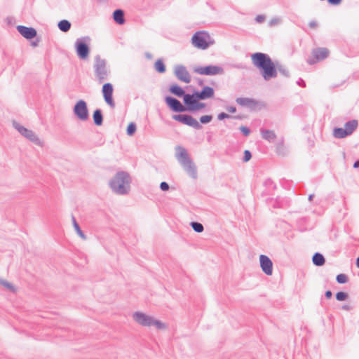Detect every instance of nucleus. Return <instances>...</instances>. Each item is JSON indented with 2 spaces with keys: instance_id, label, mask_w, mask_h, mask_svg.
<instances>
[{
  "instance_id": "1",
  "label": "nucleus",
  "mask_w": 359,
  "mask_h": 359,
  "mask_svg": "<svg viewBox=\"0 0 359 359\" xmlns=\"http://www.w3.org/2000/svg\"><path fill=\"white\" fill-rule=\"evenodd\" d=\"M253 65L261 70V74L265 81H269L277 76L276 65L266 53H255L251 55Z\"/></svg>"
},
{
  "instance_id": "2",
  "label": "nucleus",
  "mask_w": 359,
  "mask_h": 359,
  "mask_svg": "<svg viewBox=\"0 0 359 359\" xmlns=\"http://www.w3.org/2000/svg\"><path fill=\"white\" fill-rule=\"evenodd\" d=\"M130 175L126 172L120 171L109 181V187L115 194L125 195L130 191Z\"/></svg>"
},
{
  "instance_id": "3",
  "label": "nucleus",
  "mask_w": 359,
  "mask_h": 359,
  "mask_svg": "<svg viewBox=\"0 0 359 359\" xmlns=\"http://www.w3.org/2000/svg\"><path fill=\"white\" fill-rule=\"evenodd\" d=\"M175 158L189 177L193 179L197 177V168L185 148L176 147Z\"/></svg>"
},
{
  "instance_id": "4",
  "label": "nucleus",
  "mask_w": 359,
  "mask_h": 359,
  "mask_svg": "<svg viewBox=\"0 0 359 359\" xmlns=\"http://www.w3.org/2000/svg\"><path fill=\"white\" fill-rule=\"evenodd\" d=\"M132 318L135 323L142 327L154 326L158 330H166L168 328L166 323L142 311L133 313Z\"/></svg>"
},
{
  "instance_id": "5",
  "label": "nucleus",
  "mask_w": 359,
  "mask_h": 359,
  "mask_svg": "<svg viewBox=\"0 0 359 359\" xmlns=\"http://www.w3.org/2000/svg\"><path fill=\"white\" fill-rule=\"evenodd\" d=\"M193 46L198 49L205 50L215 43V41L206 32H197L191 38Z\"/></svg>"
},
{
  "instance_id": "6",
  "label": "nucleus",
  "mask_w": 359,
  "mask_h": 359,
  "mask_svg": "<svg viewBox=\"0 0 359 359\" xmlns=\"http://www.w3.org/2000/svg\"><path fill=\"white\" fill-rule=\"evenodd\" d=\"M94 60L95 76L97 81L101 83L108 79L109 70L107 67V62L105 60L101 58L98 55L95 57Z\"/></svg>"
},
{
  "instance_id": "7",
  "label": "nucleus",
  "mask_w": 359,
  "mask_h": 359,
  "mask_svg": "<svg viewBox=\"0 0 359 359\" xmlns=\"http://www.w3.org/2000/svg\"><path fill=\"white\" fill-rule=\"evenodd\" d=\"M13 126L15 130H17L20 133L21 135H22L26 139L29 140V141L39 147L43 146V141L41 140L37 136V135L32 130L25 128L24 126H21L19 123L16 121L13 122Z\"/></svg>"
},
{
  "instance_id": "8",
  "label": "nucleus",
  "mask_w": 359,
  "mask_h": 359,
  "mask_svg": "<svg viewBox=\"0 0 359 359\" xmlns=\"http://www.w3.org/2000/svg\"><path fill=\"white\" fill-rule=\"evenodd\" d=\"M194 72L200 75L214 76L222 74L224 69L222 67L216 65L198 66L194 68Z\"/></svg>"
},
{
  "instance_id": "9",
  "label": "nucleus",
  "mask_w": 359,
  "mask_h": 359,
  "mask_svg": "<svg viewBox=\"0 0 359 359\" xmlns=\"http://www.w3.org/2000/svg\"><path fill=\"white\" fill-rule=\"evenodd\" d=\"M73 111H74V114H75V116L80 121H85L88 119V117H89L88 109L87 107V104L84 100H79L74 105Z\"/></svg>"
},
{
  "instance_id": "10",
  "label": "nucleus",
  "mask_w": 359,
  "mask_h": 359,
  "mask_svg": "<svg viewBox=\"0 0 359 359\" xmlns=\"http://www.w3.org/2000/svg\"><path fill=\"white\" fill-rule=\"evenodd\" d=\"M86 40H89L88 37L77 39L75 42L76 52L79 58L86 60L89 55L90 48L85 43Z\"/></svg>"
},
{
  "instance_id": "11",
  "label": "nucleus",
  "mask_w": 359,
  "mask_h": 359,
  "mask_svg": "<svg viewBox=\"0 0 359 359\" xmlns=\"http://www.w3.org/2000/svg\"><path fill=\"white\" fill-rule=\"evenodd\" d=\"M194 95L186 94L184 96V102L189 111H198L205 107V104L199 102Z\"/></svg>"
},
{
  "instance_id": "12",
  "label": "nucleus",
  "mask_w": 359,
  "mask_h": 359,
  "mask_svg": "<svg viewBox=\"0 0 359 359\" xmlns=\"http://www.w3.org/2000/svg\"><path fill=\"white\" fill-rule=\"evenodd\" d=\"M174 74L176 78L185 83H189L191 77L187 67L182 65H177L174 67Z\"/></svg>"
},
{
  "instance_id": "13",
  "label": "nucleus",
  "mask_w": 359,
  "mask_h": 359,
  "mask_svg": "<svg viewBox=\"0 0 359 359\" xmlns=\"http://www.w3.org/2000/svg\"><path fill=\"white\" fill-rule=\"evenodd\" d=\"M172 118L175 121H177L180 123H182L189 126H191L195 129H200L201 126L197 121L196 119L193 118L190 115L187 114H175L172 116Z\"/></svg>"
},
{
  "instance_id": "14",
  "label": "nucleus",
  "mask_w": 359,
  "mask_h": 359,
  "mask_svg": "<svg viewBox=\"0 0 359 359\" xmlns=\"http://www.w3.org/2000/svg\"><path fill=\"white\" fill-rule=\"evenodd\" d=\"M329 55V50L325 48H315L312 51L313 57L307 60L309 65H313L320 60L325 59Z\"/></svg>"
},
{
  "instance_id": "15",
  "label": "nucleus",
  "mask_w": 359,
  "mask_h": 359,
  "mask_svg": "<svg viewBox=\"0 0 359 359\" xmlns=\"http://www.w3.org/2000/svg\"><path fill=\"white\" fill-rule=\"evenodd\" d=\"M113 86L110 83H104L102 86V95L105 102L112 109L115 107V102L113 100Z\"/></svg>"
},
{
  "instance_id": "16",
  "label": "nucleus",
  "mask_w": 359,
  "mask_h": 359,
  "mask_svg": "<svg viewBox=\"0 0 359 359\" xmlns=\"http://www.w3.org/2000/svg\"><path fill=\"white\" fill-rule=\"evenodd\" d=\"M259 264L262 271L267 276L273 273V262L270 258L264 255L259 256Z\"/></svg>"
},
{
  "instance_id": "17",
  "label": "nucleus",
  "mask_w": 359,
  "mask_h": 359,
  "mask_svg": "<svg viewBox=\"0 0 359 359\" xmlns=\"http://www.w3.org/2000/svg\"><path fill=\"white\" fill-rule=\"evenodd\" d=\"M165 102L169 107L174 111L182 112L186 111V108L182 104V103L177 99L172 97H166Z\"/></svg>"
},
{
  "instance_id": "18",
  "label": "nucleus",
  "mask_w": 359,
  "mask_h": 359,
  "mask_svg": "<svg viewBox=\"0 0 359 359\" xmlns=\"http://www.w3.org/2000/svg\"><path fill=\"white\" fill-rule=\"evenodd\" d=\"M214 89L210 86H205L201 91H195L193 95L199 100H207L214 96Z\"/></svg>"
},
{
  "instance_id": "19",
  "label": "nucleus",
  "mask_w": 359,
  "mask_h": 359,
  "mask_svg": "<svg viewBox=\"0 0 359 359\" xmlns=\"http://www.w3.org/2000/svg\"><path fill=\"white\" fill-rule=\"evenodd\" d=\"M18 32L25 39H31L36 36V31L32 27H27L23 25L17 26Z\"/></svg>"
},
{
  "instance_id": "20",
  "label": "nucleus",
  "mask_w": 359,
  "mask_h": 359,
  "mask_svg": "<svg viewBox=\"0 0 359 359\" xmlns=\"http://www.w3.org/2000/svg\"><path fill=\"white\" fill-rule=\"evenodd\" d=\"M236 101L238 104L249 108H254L257 104L256 101L248 97H238Z\"/></svg>"
},
{
  "instance_id": "21",
  "label": "nucleus",
  "mask_w": 359,
  "mask_h": 359,
  "mask_svg": "<svg viewBox=\"0 0 359 359\" xmlns=\"http://www.w3.org/2000/svg\"><path fill=\"white\" fill-rule=\"evenodd\" d=\"M261 134H262V138H264V140H266L270 142H273L276 137L275 133L271 130L262 129Z\"/></svg>"
},
{
  "instance_id": "22",
  "label": "nucleus",
  "mask_w": 359,
  "mask_h": 359,
  "mask_svg": "<svg viewBox=\"0 0 359 359\" xmlns=\"http://www.w3.org/2000/svg\"><path fill=\"white\" fill-rule=\"evenodd\" d=\"M113 18L118 25H123L125 22L124 12L121 9L116 10L113 13Z\"/></svg>"
},
{
  "instance_id": "23",
  "label": "nucleus",
  "mask_w": 359,
  "mask_h": 359,
  "mask_svg": "<svg viewBox=\"0 0 359 359\" xmlns=\"http://www.w3.org/2000/svg\"><path fill=\"white\" fill-rule=\"evenodd\" d=\"M357 127L358 121L356 120L349 121L346 122L344 125V128L349 135L353 133V131L357 128Z\"/></svg>"
},
{
  "instance_id": "24",
  "label": "nucleus",
  "mask_w": 359,
  "mask_h": 359,
  "mask_svg": "<svg viewBox=\"0 0 359 359\" xmlns=\"http://www.w3.org/2000/svg\"><path fill=\"white\" fill-rule=\"evenodd\" d=\"M169 90L171 93L174 94L175 95H176L177 97H182V96H184V95H186L184 93V90L180 86H179L177 85L170 86Z\"/></svg>"
},
{
  "instance_id": "25",
  "label": "nucleus",
  "mask_w": 359,
  "mask_h": 359,
  "mask_svg": "<svg viewBox=\"0 0 359 359\" xmlns=\"http://www.w3.org/2000/svg\"><path fill=\"white\" fill-rule=\"evenodd\" d=\"M333 135L336 138L341 139L349 135L345 128H335L333 130Z\"/></svg>"
},
{
  "instance_id": "26",
  "label": "nucleus",
  "mask_w": 359,
  "mask_h": 359,
  "mask_svg": "<svg viewBox=\"0 0 359 359\" xmlns=\"http://www.w3.org/2000/svg\"><path fill=\"white\" fill-rule=\"evenodd\" d=\"M72 221L73 226H74L76 233L78 234V236L81 239L86 240V236L81 231L79 224L77 223V222L74 216H72Z\"/></svg>"
},
{
  "instance_id": "27",
  "label": "nucleus",
  "mask_w": 359,
  "mask_h": 359,
  "mask_svg": "<svg viewBox=\"0 0 359 359\" xmlns=\"http://www.w3.org/2000/svg\"><path fill=\"white\" fill-rule=\"evenodd\" d=\"M313 262L316 266H323L325 262V259L323 255L320 253L316 252L313 256Z\"/></svg>"
},
{
  "instance_id": "28",
  "label": "nucleus",
  "mask_w": 359,
  "mask_h": 359,
  "mask_svg": "<svg viewBox=\"0 0 359 359\" xmlns=\"http://www.w3.org/2000/svg\"><path fill=\"white\" fill-rule=\"evenodd\" d=\"M93 121L95 125L101 126L103 121V117L100 109H96L93 113Z\"/></svg>"
},
{
  "instance_id": "29",
  "label": "nucleus",
  "mask_w": 359,
  "mask_h": 359,
  "mask_svg": "<svg viewBox=\"0 0 359 359\" xmlns=\"http://www.w3.org/2000/svg\"><path fill=\"white\" fill-rule=\"evenodd\" d=\"M57 26L60 30L67 32L71 28V23L67 20H62L58 22Z\"/></svg>"
},
{
  "instance_id": "30",
  "label": "nucleus",
  "mask_w": 359,
  "mask_h": 359,
  "mask_svg": "<svg viewBox=\"0 0 359 359\" xmlns=\"http://www.w3.org/2000/svg\"><path fill=\"white\" fill-rule=\"evenodd\" d=\"M154 67L155 69L159 73H164L165 72V65L161 59L156 61Z\"/></svg>"
},
{
  "instance_id": "31",
  "label": "nucleus",
  "mask_w": 359,
  "mask_h": 359,
  "mask_svg": "<svg viewBox=\"0 0 359 359\" xmlns=\"http://www.w3.org/2000/svg\"><path fill=\"white\" fill-rule=\"evenodd\" d=\"M192 229L197 233H201L203 231L204 228L202 224L196 222H192L190 224Z\"/></svg>"
},
{
  "instance_id": "32",
  "label": "nucleus",
  "mask_w": 359,
  "mask_h": 359,
  "mask_svg": "<svg viewBox=\"0 0 359 359\" xmlns=\"http://www.w3.org/2000/svg\"><path fill=\"white\" fill-rule=\"evenodd\" d=\"M136 130V125L134 123H130L127 128V134L133 135Z\"/></svg>"
},
{
  "instance_id": "33",
  "label": "nucleus",
  "mask_w": 359,
  "mask_h": 359,
  "mask_svg": "<svg viewBox=\"0 0 359 359\" xmlns=\"http://www.w3.org/2000/svg\"><path fill=\"white\" fill-rule=\"evenodd\" d=\"M336 279L337 281L340 284L346 283L348 280L347 276L343 273L337 275Z\"/></svg>"
},
{
  "instance_id": "34",
  "label": "nucleus",
  "mask_w": 359,
  "mask_h": 359,
  "mask_svg": "<svg viewBox=\"0 0 359 359\" xmlns=\"http://www.w3.org/2000/svg\"><path fill=\"white\" fill-rule=\"evenodd\" d=\"M0 283L2 285H4L5 287L8 289L10 291H12V292H15V291L14 286L11 283L7 282L6 280H1L0 281Z\"/></svg>"
},
{
  "instance_id": "35",
  "label": "nucleus",
  "mask_w": 359,
  "mask_h": 359,
  "mask_svg": "<svg viewBox=\"0 0 359 359\" xmlns=\"http://www.w3.org/2000/svg\"><path fill=\"white\" fill-rule=\"evenodd\" d=\"M348 297V294L344 292H339L336 294V299L338 301H344Z\"/></svg>"
},
{
  "instance_id": "36",
  "label": "nucleus",
  "mask_w": 359,
  "mask_h": 359,
  "mask_svg": "<svg viewBox=\"0 0 359 359\" xmlns=\"http://www.w3.org/2000/svg\"><path fill=\"white\" fill-rule=\"evenodd\" d=\"M212 119V116H210V115H205V116H202L201 118H200V121L201 123H203V124H205V123H208L209 122H210Z\"/></svg>"
},
{
  "instance_id": "37",
  "label": "nucleus",
  "mask_w": 359,
  "mask_h": 359,
  "mask_svg": "<svg viewBox=\"0 0 359 359\" xmlns=\"http://www.w3.org/2000/svg\"><path fill=\"white\" fill-rule=\"evenodd\" d=\"M276 69H277V72L278 71L280 74H282L283 75H284L285 76H289V72L287 69H286L284 67L280 65V66H276Z\"/></svg>"
},
{
  "instance_id": "38",
  "label": "nucleus",
  "mask_w": 359,
  "mask_h": 359,
  "mask_svg": "<svg viewBox=\"0 0 359 359\" xmlns=\"http://www.w3.org/2000/svg\"><path fill=\"white\" fill-rule=\"evenodd\" d=\"M281 22V20L280 18H274L273 19H271L269 22V26L270 27H273V26H276V25H278Z\"/></svg>"
},
{
  "instance_id": "39",
  "label": "nucleus",
  "mask_w": 359,
  "mask_h": 359,
  "mask_svg": "<svg viewBox=\"0 0 359 359\" xmlns=\"http://www.w3.org/2000/svg\"><path fill=\"white\" fill-rule=\"evenodd\" d=\"M277 152L280 155L285 154V149L284 145L283 144H280L277 146Z\"/></svg>"
},
{
  "instance_id": "40",
  "label": "nucleus",
  "mask_w": 359,
  "mask_h": 359,
  "mask_svg": "<svg viewBox=\"0 0 359 359\" xmlns=\"http://www.w3.org/2000/svg\"><path fill=\"white\" fill-rule=\"evenodd\" d=\"M251 157H252V155H251V153L250 152V151L245 150L244 151L243 161L248 162V161L250 160Z\"/></svg>"
},
{
  "instance_id": "41",
  "label": "nucleus",
  "mask_w": 359,
  "mask_h": 359,
  "mask_svg": "<svg viewBox=\"0 0 359 359\" xmlns=\"http://www.w3.org/2000/svg\"><path fill=\"white\" fill-rule=\"evenodd\" d=\"M240 130L243 133L245 136L249 135L250 133V129L245 126H241Z\"/></svg>"
},
{
  "instance_id": "42",
  "label": "nucleus",
  "mask_w": 359,
  "mask_h": 359,
  "mask_svg": "<svg viewBox=\"0 0 359 359\" xmlns=\"http://www.w3.org/2000/svg\"><path fill=\"white\" fill-rule=\"evenodd\" d=\"M160 189L164 191H168L169 189V184L165 182H162L160 184Z\"/></svg>"
},
{
  "instance_id": "43",
  "label": "nucleus",
  "mask_w": 359,
  "mask_h": 359,
  "mask_svg": "<svg viewBox=\"0 0 359 359\" xmlns=\"http://www.w3.org/2000/svg\"><path fill=\"white\" fill-rule=\"evenodd\" d=\"M229 117H230V116L224 112L220 113L217 116V118L219 120H223L224 118H228Z\"/></svg>"
},
{
  "instance_id": "44",
  "label": "nucleus",
  "mask_w": 359,
  "mask_h": 359,
  "mask_svg": "<svg viewBox=\"0 0 359 359\" xmlns=\"http://www.w3.org/2000/svg\"><path fill=\"white\" fill-rule=\"evenodd\" d=\"M264 20H265V16L262 15H259L255 18L256 22L258 23L263 22L264 21Z\"/></svg>"
},
{
  "instance_id": "45",
  "label": "nucleus",
  "mask_w": 359,
  "mask_h": 359,
  "mask_svg": "<svg viewBox=\"0 0 359 359\" xmlns=\"http://www.w3.org/2000/svg\"><path fill=\"white\" fill-rule=\"evenodd\" d=\"M341 0H328V2L333 5H337L341 3Z\"/></svg>"
},
{
  "instance_id": "46",
  "label": "nucleus",
  "mask_w": 359,
  "mask_h": 359,
  "mask_svg": "<svg viewBox=\"0 0 359 359\" xmlns=\"http://www.w3.org/2000/svg\"><path fill=\"white\" fill-rule=\"evenodd\" d=\"M325 295L326 298L330 299V298H331L332 293L331 291L327 290V292H325Z\"/></svg>"
},
{
  "instance_id": "47",
  "label": "nucleus",
  "mask_w": 359,
  "mask_h": 359,
  "mask_svg": "<svg viewBox=\"0 0 359 359\" xmlns=\"http://www.w3.org/2000/svg\"><path fill=\"white\" fill-rule=\"evenodd\" d=\"M227 110L231 112V113H234L236 112V107H229L227 108Z\"/></svg>"
},
{
  "instance_id": "48",
  "label": "nucleus",
  "mask_w": 359,
  "mask_h": 359,
  "mask_svg": "<svg viewBox=\"0 0 359 359\" xmlns=\"http://www.w3.org/2000/svg\"><path fill=\"white\" fill-rule=\"evenodd\" d=\"M317 26V23L315 21H311L309 22V27L311 28H315Z\"/></svg>"
},
{
  "instance_id": "49",
  "label": "nucleus",
  "mask_w": 359,
  "mask_h": 359,
  "mask_svg": "<svg viewBox=\"0 0 359 359\" xmlns=\"http://www.w3.org/2000/svg\"><path fill=\"white\" fill-rule=\"evenodd\" d=\"M353 168H359V161H356L353 164Z\"/></svg>"
},
{
  "instance_id": "50",
  "label": "nucleus",
  "mask_w": 359,
  "mask_h": 359,
  "mask_svg": "<svg viewBox=\"0 0 359 359\" xmlns=\"http://www.w3.org/2000/svg\"><path fill=\"white\" fill-rule=\"evenodd\" d=\"M343 309H345V310H348L349 309V306H343Z\"/></svg>"
},
{
  "instance_id": "51",
  "label": "nucleus",
  "mask_w": 359,
  "mask_h": 359,
  "mask_svg": "<svg viewBox=\"0 0 359 359\" xmlns=\"http://www.w3.org/2000/svg\"><path fill=\"white\" fill-rule=\"evenodd\" d=\"M356 265L359 268V257L357 259Z\"/></svg>"
},
{
  "instance_id": "52",
  "label": "nucleus",
  "mask_w": 359,
  "mask_h": 359,
  "mask_svg": "<svg viewBox=\"0 0 359 359\" xmlns=\"http://www.w3.org/2000/svg\"><path fill=\"white\" fill-rule=\"evenodd\" d=\"M313 195H310V196H309V201H311V200H312V198H313Z\"/></svg>"
},
{
  "instance_id": "53",
  "label": "nucleus",
  "mask_w": 359,
  "mask_h": 359,
  "mask_svg": "<svg viewBox=\"0 0 359 359\" xmlns=\"http://www.w3.org/2000/svg\"><path fill=\"white\" fill-rule=\"evenodd\" d=\"M32 46H37V43H36V42H33V43H32Z\"/></svg>"
}]
</instances>
